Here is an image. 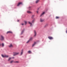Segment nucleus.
I'll return each instance as SVG.
<instances>
[{
	"instance_id": "nucleus-1",
	"label": "nucleus",
	"mask_w": 67,
	"mask_h": 67,
	"mask_svg": "<svg viewBox=\"0 0 67 67\" xmlns=\"http://www.w3.org/2000/svg\"><path fill=\"white\" fill-rule=\"evenodd\" d=\"M0 40L1 41H3L4 40V37L2 36H1V38H0Z\"/></svg>"
},
{
	"instance_id": "nucleus-2",
	"label": "nucleus",
	"mask_w": 67,
	"mask_h": 67,
	"mask_svg": "<svg viewBox=\"0 0 67 67\" xmlns=\"http://www.w3.org/2000/svg\"><path fill=\"white\" fill-rule=\"evenodd\" d=\"M2 56L3 57H4H4H9V56L8 55H4L2 54Z\"/></svg>"
},
{
	"instance_id": "nucleus-3",
	"label": "nucleus",
	"mask_w": 67,
	"mask_h": 67,
	"mask_svg": "<svg viewBox=\"0 0 67 67\" xmlns=\"http://www.w3.org/2000/svg\"><path fill=\"white\" fill-rule=\"evenodd\" d=\"M14 54H13V56H15V55H18V54H19V52H14Z\"/></svg>"
},
{
	"instance_id": "nucleus-4",
	"label": "nucleus",
	"mask_w": 67,
	"mask_h": 67,
	"mask_svg": "<svg viewBox=\"0 0 67 67\" xmlns=\"http://www.w3.org/2000/svg\"><path fill=\"white\" fill-rule=\"evenodd\" d=\"M48 38L49 39V40H53V37L50 36H48Z\"/></svg>"
},
{
	"instance_id": "nucleus-5",
	"label": "nucleus",
	"mask_w": 67,
	"mask_h": 67,
	"mask_svg": "<svg viewBox=\"0 0 67 67\" xmlns=\"http://www.w3.org/2000/svg\"><path fill=\"white\" fill-rule=\"evenodd\" d=\"M22 4V2H19L18 3V4H17V6H19L20 4Z\"/></svg>"
},
{
	"instance_id": "nucleus-6",
	"label": "nucleus",
	"mask_w": 67,
	"mask_h": 67,
	"mask_svg": "<svg viewBox=\"0 0 67 67\" xmlns=\"http://www.w3.org/2000/svg\"><path fill=\"white\" fill-rule=\"evenodd\" d=\"M9 47H10V48H11V47H13V45H12V44H10V45L9 46Z\"/></svg>"
},
{
	"instance_id": "nucleus-7",
	"label": "nucleus",
	"mask_w": 67,
	"mask_h": 67,
	"mask_svg": "<svg viewBox=\"0 0 67 67\" xmlns=\"http://www.w3.org/2000/svg\"><path fill=\"white\" fill-rule=\"evenodd\" d=\"M9 33H12V32L11 31H7V34H8Z\"/></svg>"
},
{
	"instance_id": "nucleus-8",
	"label": "nucleus",
	"mask_w": 67,
	"mask_h": 67,
	"mask_svg": "<svg viewBox=\"0 0 67 67\" xmlns=\"http://www.w3.org/2000/svg\"><path fill=\"white\" fill-rule=\"evenodd\" d=\"M40 21L41 22H42L44 21V20L41 18L40 19Z\"/></svg>"
},
{
	"instance_id": "nucleus-9",
	"label": "nucleus",
	"mask_w": 67,
	"mask_h": 67,
	"mask_svg": "<svg viewBox=\"0 0 67 67\" xmlns=\"http://www.w3.org/2000/svg\"><path fill=\"white\" fill-rule=\"evenodd\" d=\"M40 1V0H37L36 1V3H38Z\"/></svg>"
},
{
	"instance_id": "nucleus-10",
	"label": "nucleus",
	"mask_w": 67,
	"mask_h": 67,
	"mask_svg": "<svg viewBox=\"0 0 67 67\" xmlns=\"http://www.w3.org/2000/svg\"><path fill=\"white\" fill-rule=\"evenodd\" d=\"M36 43L35 42H34V43L32 44V47H34V46L36 44Z\"/></svg>"
},
{
	"instance_id": "nucleus-11",
	"label": "nucleus",
	"mask_w": 67,
	"mask_h": 67,
	"mask_svg": "<svg viewBox=\"0 0 67 67\" xmlns=\"http://www.w3.org/2000/svg\"><path fill=\"white\" fill-rule=\"evenodd\" d=\"M23 49H22L21 51V52L20 53V55H22V54H23Z\"/></svg>"
},
{
	"instance_id": "nucleus-12",
	"label": "nucleus",
	"mask_w": 67,
	"mask_h": 67,
	"mask_svg": "<svg viewBox=\"0 0 67 67\" xmlns=\"http://www.w3.org/2000/svg\"><path fill=\"white\" fill-rule=\"evenodd\" d=\"M27 13H30V14L32 13V12H31L29 11H27Z\"/></svg>"
},
{
	"instance_id": "nucleus-13",
	"label": "nucleus",
	"mask_w": 67,
	"mask_h": 67,
	"mask_svg": "<svg viewBox=\"0 0 67 67\" xmlns=\"http://www.w3.org/2000/svg\"><path fill=\"white\" fill-rule=\"evenodd\" d=\"M45 14V12H43L40 15V16H42L43 15Z\"/></svg>"
},
{
	"instance_id": "nucleus-14",
	"label": "nucleus",
	"mask_w": 67,
	"mask_h": 67,
	"mask_svg": "<svg viewBox=\"0 0 67 67\" xmlns=\"http://www.w3.org/2000/svg\"><path fill=\"white\" fill-rule=\"evenodd\" d=\"M28 23H29V24H30V26H32V23L30 22L29 21Z\"/></svg>"
},
{
	"instance_id": "nucleus-15",
	"label": "nucleus",
	"mask_w": 67,
	"mask_h": 67,
	"mask_svg": "<svg viewBox=\"0 0 67 67\" xmlns=\"http://www.w3.org/2000/svg\"><path fill=\"white\" fill-rule=\"evenodd\" d=\"M35 32V35L34 36L35 37L36 36V31H34Z\"/></svg>"
},
{
	"instance_id": "nucleus-16",
	"label": "nucleus",
	"mask_w": 67,
	"mask_h": 67,
	"mask_svg": "<svg viewBox=\"0 0 67 67\" xmlns=\"http://www.w3.org/2000/svg\"><path fill=\"white\" fill-rule=\"evenodd\" d=\"M1 45L2 47H4V43H2Z\"/></svg>"
},
{
	"instance_id": "nucleus-17",
	"label": "nucleus",
	"mask_w": 67,
	"mask_h": 67,
	"mask_svg": "<svg viewBox=\"0 0 67 67\" xmlns=\"http://www.w3.org/2000/svg\"><path fill=\"white\" fill-rule=\"evenodd\" d=\"M28 53H29L30 54H31V51H29L28 52Z\"/></svg>"
},
{
	"instance_id": "nucleus-18",
	"label": "nucleus",
	"mask_w": 67,
	"mask_h": 67,
	"mask_svg": "<svg viewBox=\"0 0 67 67\" xmlns=\"http://www.w3.org/2000/svg\"><path fill=\"white\" fill-rule=\"evenodd\" d=\"M32 39H33V38L31 37V38L29 40H30V41H32Z\"/></svg>"
},
{
	"instance_id": "nucleus-19",
	"label": "nucleus",
	"mask_w": 67,
	"mask_h": 67,
	"mask_svg": "<svg viewBox=\"0 0 67 67\" xmlns=\"http://www.w3.org/2000/svg\"><path fill=\"white\" fill-rule=\"evenodd\" d=\"M24 32V30H23L21 32V34H23V32Z\"/></svg>"
},
{
	"instance_id": "nucleus-20",
	"label": "nucleus",
	"mask_w": 67,
	"mask_h": 67,
	"mask_svg": "<svg viewBox=\"0 0 67 67\" xmlns=\"http://www.w3.org/2000/svg\"><path fill=\"white\" fill-rule=\"evenodd\" d=\"M34 15H32V16L31 17V18L33 19V18H34Z\"/></svg>"
},
{
	"instance_id": "nucleus-21",
	"label": "nucleus",
	"mask_w": 67,
	"mask_h": 67,
	"mask_svg": "<svg viewBox=\"0 0 67 67\" xmlns=\"http://www.w3.org/2000/svg\"><path fill=\"white\" fill-rule=\"evenodd\" d=\"M25 25H26V24L27 23V22L25 21Z\"/></svg>"
},
{
	"instance_id": "nucleus-22",
	"label": "nucleus",
	"mask_w": 67,
	"mask_h": 67,
	"mask_svg": "<svg viewBox=\"0 0 67 67\" xmlns=\"http://www.w3.org/2000/svg\"><path fill=\"white\" fill-rule=\"evenodd\" d=\"M59 17L56 16V19H59Z\"/></svg>"
},
{
	"instance_id": "nucleus-23",
	"label": "nucleus",
	"mask_w": 67,
	"mask_h": 67,
	"mask_svg": "<svg viewBox=\"0 0 67 67\" xmlns=\"http://www.w3.org/2000/svg\"><path fill=\"white\" fill-rule=\"evenodd\" d=\"M30 41L29 40L27 42V43H29V42H30Z\"/></svg>"
},
{
	"instance_id": "nucleus-24",
	"label": "nucleus",
	"mask_w": 67,
	"mask_h": 67,
	"mask_svg": "<svg viewBox=\"0 0 67 67\" xmlns=\"http://www.w3.org/2000/svg\"><path fill=\"white\" fill-rule=\"evenodd\" d=\"M31 7H29V10H31Z\"/></svg>"
},
{
	"instance_id": "nucleus-25",
	"label": "nucleus",
	"mask_w": 67,
	"mask_h": 67,
	"mask_svg": "<svg viewBox=\"0 0 67 67\" xmlns=\"http://www.w3.org/2000/svg\"><path fill=\"white\" fill-rule=\"evenodd\" d=\"M11 59V58H9L8 60V61H9V60H10V59Z\"/></svg>"
},
{
	"instance_id": "nucleus-26",
	"label": "nucleus",
	"mask_w": 67,
	"mask_h": 67,
	"mask_svg": "<svg viewBox=\"0 0 67 67\" xmlns=\"http://www.w3.org/2000/svg\"><path fill=\"white\" fill-rule=\"evenodd\" d=\"M15 63H19V61H16L15 62Z\"/></svg>"
},
{
	"instance_id": "nucleus-27",
	"label": "nucleus",
	"mask_w": 67,
	"mask_h": 67,
	"mask_svg": "<svg viewBox=\"0 0 67 67\" xmlns=\"http://www.w3.org/2000/svg\"><path fill=\"white\" fill-rule=\"evenodd\" d=\"M13 62V60L11 61L10 62V63H12Z\"/></svg>"
},
{
	"instance_id": "nucleus-28",
	"label": "nucleus",
	"mask_w": 67,
	"mask_h": 67,
	"mask_svg": "<svg viewBox=\"0 0 67 67\" xmlns=\"http://www.w3.org/2000/svg\"><path fill=\"white\" fill-rule=\"evenodd\" d=\"M35 21V19H34L33 20H32V23H33L34 22V21Z\"/></svg>"
},
{
	"instance_id": "nucleus-29",
	"label": "nucleus",
	"mask_w": 67,
	"mask_h": 67,
	"mask_svg": "<svg viewBox=\"0 0 67 67\" xmlns=\"http://www.w3.org/2000/svg\"><path fill=\"white\" fill-rule=\"evenodd\" d=\"M12 58L13 59L14 58V57H12Z\"/></svg>"
},
{
	"instance_id": "nucleus-30",
	"label": "nucleus",
	"mask_w": 67,
	"mask_h": 67,
	"mask_svg": "<svg viewBox=\"0 0 67 67\" xmlns=\"http://www.w3.org/2000/svg\"><path fill=\"white\" fill-rule=\"evenodd\" d=\"M21 24V25H24V24Z\"/></svg>"
},
{
	"instance_id": "nucleus-31",
	"label": "nucleus",
	"mask_w": 67,
	"mask_h": 67,
	"mask_svg": "<svg viewBox=\"0 0 67 67\" xmlns=\"http://www.w3.org/2000/svg\"><path fill=\"white\" fill-rule=\"evenodd\" d=\"M37 13H38V11H37Z\"/></svg>"
},
{
	"instance_id": "nucleus-32",
	"label": "nucleus",
	"mask_w": 67,
	"mask_h": 67,
	"mask_svg": "<svg viewBox=\"0 0 67 67\" xmlns=\"http://www.w3.org/2000/svg\"><path fill=\"white\" fill-rule=\"evenodd\" d=\"M19 20H17V22H19Z\"/></svg>"
},
{
	"instance_id": "nucleus-33",
	"label": "nucleus",
	"mask_w": 67,
	"mask_h": 67,
	"mask_svg": "<svg viewBox=\"0 0 67 67\" xmlns=\"http://www.w3.org/2000/svg\"><path fill=\"white\" fill-rule=\"evenodd\" d=\"M0 46H1V44L0 43Z\"/></svg>"
}]
</instances>
